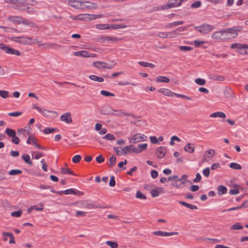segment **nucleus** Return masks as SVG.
<instances>
[{
    "label": "nucleus",
    "instance_id": "1",
    "mask_svg": "<svg viewBox=\"0 0 248 248\" xmlns=\"http://www.w3.org/2000/svg\"><path fill=\"white\" fill-rule=\"evenodd\" d=\"M242 29L243 28L241 26H235L225 29L223 31H218V33L220 32L222 35H225V39L233 38L238 35V32L241 31Z\"/></svg>",
    "mask_w": 248,
    "mask_h": 248
},
{
    "label": "nucleus",
    "instance_id": "2",
    "mask_svg": "<svg viewBox=\"0 0 248 248\" xmlns=\"http://www.w3.org/2000/svg\"><path fill=\"white\" fill-rule=\"evenodd\" d=\"M11 40L14 42H16L24 45H31L32 43L38 42L37 39H33L31 37H13Z\"/></svg>",
    "mask_w": 248,
    "mask_h": 248
},
{
    "label": "nucleus",
    "instance_id": "3",
    "mask_svg": "<svg viewBox=\"0 0 248 248\" xmlns=\"http://www.w3.org/2000/svg\"><path fill=\"white\" fill-rule=\"evenodd\" d=\"M116 64V62L112 61L111 64H108L105 62L96 61L93 63V65L98 69L106 68L108 69H111Z\"/></svg>",
    "mask_w": 248,
    "mask_h": 248
},
{
    "label": "nucleus",
    "instance_id": "4",
    "mask_svg": "<svg viewBox=\"0 0 248 248\" xmlns=\"http://www.w3.org/2000/svg\"><path fill=\"white\" fill-rule=\"evenodd\" d=\"M146 137L140 133L136 134L132 136L130 139L129 142L131 143H136L139 142L146 140Z\"/></svg>",
    "mask_w": 248,
    "mask_h": 248
},
{
    "label": "nucleus",
    "instance_id": "5",
    "mask_svg": "<svg viewBox=\"0 0 248 248\" xmlns=\"http://www.w3.org/2000/svg\"><path fill=\"white\" fill-rule=\"evenodd\" d=\"M25 0H5L6 2L14 5V8L21 10L24 6Z\"/></svg>",
    "mask_w": 248,
    "mask_h": 248
},
{
    "label": "nucleus",
    "instance_id": "6",
    "mask_svg": "<svg viewBox=\"0 0 248 248\" xmlns=\"http://www.w3.org/2000/svg\"><path fill=\"white\" fill-rule=\"evenodd\" d=\"M181 5V2L180 0H169L167 4L163 6L162 9L164 10H166L172 7H178Z\"/></svg>",
    "mask_w": 248,
    "mask_h": 248
},
{
    "label": "nucleus",
    "instance_id": "7",
    "mask_svg": "<svg viewBox=\"0 0 248 248\" xmlns=\"http://www.w3.org/2000/svg\"><path fill=\"white\" fill-rule=\"evenodd\" d=\"M1 50L5 51L7 54L15 55L16 56H20L21 55L20 51L18 50L11 48L4 44H3V46L1 47Z\"/></svg>",
    "mask_w": 248,
    "mask_h": 248
},
{
    "label": "nucleus",
    "instance_id": "8",
    "mask_svg": "<svg viewBox=\"0 0 248 248\" xmlns=\"http://www.w3.org/2000/svg\"><path fill=\"white\" fill-rule=\"evenodd\" d=\"M195 29L202 34H207L212 30L213 27L209 24H204L199 27H196Z\"/></svg>",
    "mask_w": 248,
    "mask_h": 248
},
{
    "label": "nucleus",
    "instance_id": "9",
    "mask_svg": "<svg viewBox=\"0 0 248 248\" xmlns=\"http://www.w3.org/2000/svg\"><path fill=\"white\" fill-rule=\"evenodd\" d=\"M167 147L165 146H160L156 150V155L159 159L162 158L165 156L167 153Z\"/></svg>",
    "mask_w": 248,
    "mask_h": 248
},
{
    "label": "nucleus",
    "instance_id": "10",
    "mask_svg": "<svg viewBox=\"0 0 248 248\" xmlns=\"http://www.w3.org/2000/svg\"><path fill=\"white\" fill-rule=\"evenodd\" d=\"M118 39L115 37H111L108 36H102L97 38V40L100 43H104L105 42H117Z\"/></svg>",
    "mask_w": 248,
    "mask_h": 248
},
{
    "label": "nucleus",
    "instance_id": "11",
    "mask_svg": "<svg viewBox=\"0 0 248 248\" xmlns=\"http://www.w3.org/2000/svg\"><path fill=\"white\" fill-rule=\"evenodd\" d=\"M37 139H35L33 135H30L27 140V143L30 144L32 143L33 145L39 149L46 150V148L44 147L40 146L36 143Z\"/></svg>",
    "mask_w": 248,
    "mask_h": 248
},
{
    "label": "nucleus",
    "instance_id": "12",
    "mask_svg": "<svg viewBox=\"0 0 248 248\" xmlns=\"http://www.w3.org/2000/svg\"><path fill=\"white\" fill-rule=\"evenodd\" d=\"M215 151L214 150H209L206 151L203 155V157L202 159V162L208 161L212 157L215 155Z\"/></svg>",
    "mask_w": 248,
    "mask_h": 248
},
{
    "label": "nucleus",
    "instance_id": "13",
    "mask_svg": "<svg viewBox=\"0 0 248 248\" xmlns=\"http://www.w3.org/2000/svg\"><path fill=\"white\" fill-rule=\"evenodd\" d=\"M61 120L65 122L67 124H71L72 123V119L71 117V114L70 112H66L61 116Z\"/></svg>",
    "mask_w": 248,
    "mask_h": 248
},
{
    "label": "nucleus",
    "instance_id": "14",
    "mask_svg": "<svg viewBox=\"0 0 248 248\" xmlns=\"http://www.w3.org/2000/svg\"><path fill=\"white\" fill-rule=\"evenodd\" d=\"M75 19L82 21H91L92 20V14H80L77 16H76Z\"/></svg>",
    "mask_w": 248,
    "mask_h": 248
},
{
    "label": "nucleus",
    "instance_id": "15",
    "mask_svg": "<svg viewBox=\"0 0 248 248\" xmlns=\"http://www.w3.org/2000/svg\"><path fill=\"white\" fill-rule=\"evenodd\" d=\"M153 233L155 235H159L162 236H172L173 235H177L178 234L177 232H167L163 231H155L153 232Z\"/></svg>",
    "mask_w": 248,
    "mask_h": 248
},
{
    "label": "nucleus",
    "instance_id": "16",
    "mask_svg": "<svg viewBox=\"0 0 248 248\" xmlns=\"http://www.w3.org/2000/svg\"><path fill=\"white\" fill-rule=\"evenodd\" d=\"M96 4L94 3L88 1H82V8L81 9H95L96 8Z\"/></svg>",
    "mask_w": 248,
    "mask_h": 248
},
{
    "label": "nucleus",
    "instance_id": "17",
    "mask_svg": "<svg viewBox=\"0 0 248 248\" xmlns=\"http://www.w3.org/2000/svg\"><path fill=\"white\" fill-rule=\"evenodd\" d=\"M83 206L84 207L88 208L90 209H94V208H101L103 209L105 208V207L101 205L95 204V203H84L83 204Z\"/></svg>",
    "mask_w": 248,
    "mask_h": 248
},
{
    "label": "nucleus",
    "instance_id": "18",
    "mask_svg": "<svg viewBox=\"0 0 248 248\" xmlns=\"http://www.w3.org/2000/svg\"><path fill=\"white\" fill-rule=\"evenodd\" d=\"M147 143H143L139 144L137 147H135V149H134V153L136 154H140L142 151L145 150L147 147Z\"/></svg>",
    "mask_w": 248,
    "mask_h": 248
},
{
    "label": "nucleus",
    "instance_id": "19",
    "mask_svg": "<svg viewBox=\"0 0 248 248\" xmlns=\"http://www.w3.org/2000/svg\"><path fill=\"white\" fill-rule=\"evenodd\" d=\"M82 1H78L76 0H70L69 1V4L70 5L75 8L81 9Z\"/></svg>",
    "mask_w": 248,
    "mask_h": 248
},
{
    "label": "nucleus",
    "instance_id": "20",
    "mask_svg": "<svg viewBox=\"0 0 248 248\" xmlns=\"http://www.w3.org/2000/svg\"><path fill=\"white\" fill-rule=\"evenodd\" d=\"M114 111H116L117 112V113H113V115H114V116H123V115H124V116H132V117H133L134 118H136V117L134 116L133 114H132V113H124L122 109H119V110H114Z\"/></svg>",
    "mask_w": 248,
    "mask_h": 248
},
{
    "label": "nucleus",
    "instance_id": "21",
    "mask_svg": "<svg viewBox=\"0 0 248 248\" xmlns=\"http://www.w3.org/2000/svg\"><path fill=\"white\" fill-rule=\"evenodd\" d=\"M74 55L76 56H80L82 57H90L89 53L88 52V51L86 50L75 52L74 53Z\"/></svg>",
    "mask_w": 248,
    "mask_h": 248
},
{
    "label": "nucleus",
    "instance_id": "22",
    "mask_svg": "<svg viewBox=\"0 0 248 248\" xmlns=\"http://www.w3.org/2000/svg\"><path fill=\"white\" fill-rule=\"evenodd\" d=\"M184 150L189 153H193L195 150V147L194 144L191 143L187 144L184 148Z\"/></svg>",
    "mask_w": 248,
    "mask_h": 248
},
{
    "label": "nucleus",
    "instance_id": "23",
    "mask_svg": "<svg viewBox=\"0 0 248 248\" xmlns=\"http://www.w3.org/2000/svg\"><path fill=\"white\" fill-rule=\"evenodd\" d=\"M64 193L66 195L68 194H74L76 195L77 193H79L80 195H83V193L82 192H80L78 190H75L74 189L71 188V189H68L64 191H63Z\"/></svg>",
    "mask_w": 248,
    "mask_h": 248
},
{
    "label": "nucleus",
    "instance_id": "24",
    "mask_svg": "<svg viewBox=\"0 0 248 248\" xmlns=\"http://www.w3.org/2000/svg\"><path fill=\"white\" fill-rule=\"evenodd\" d=\"M2 235L3 236H8L10 238V240L9 241L10 244H15L16 243V242L15 241L14 235L12 233L3 232H2Z\"/></svg>",
    "mask_w": 248,
    "mask_h": 248
},
{
    "label": "nucleus",
    "instance_id": "25",
    "mask_svg": "<svg viewBox=\"0 0 248 248\" xmlns=\"http://www.w3.org/2000/svg\"><path fill=\"white\" fill-rule=\"evenodd\" d=\"M102 111L103 112V114L104 115H113V113L112 111H114V110L112 109L110 107L107 106L102 109Z\"/></svg>",
    "mask_w": 248,
    "mask_h": 248
},
{
    "label": "nucleus",
    "instance_id": "26",
    "mask_svg": "<svg viewBox=\"0 0 248 248\" xmlns=\"http://www.w3.org/2000/svg\"><path fill=\"white\" fill-rule=\"evenodd\" d=\"M158 92L163 93L165 95L172 96V92L168 89L161 88L159 90Z\"/></svg>",
    "mask_w": 248,
    "mask_h": 248
},
{
    "label": "nucleus",
    "instance_id": "27",
    "mask_svg": "<svg viewBox=\"0 0 248 248\" xmlns=\"http://www.w3.org/2000/svg\"><path fill=\"white\" fill-rule=\"evenodd\" d=\"M22 158L24 160L26 163L29 165L30 166H31L32 165V162L31 160L30 156L28 154H24L22 155Z\"/></svg>",
    "mask_w": 248,
    "mask_h": 248
},
{
    "label": "nucleus",
    "instance_id": "28",
    "mask_svg": "<svg viewBox=\"0 0 248 248\" xmlns=\"http://www.w3.org/2000/svg\"><path fill=\"white\" fill-rule=\"evenodd\" d=\"M9 19L13 22L26 24L24 21H21V20H23V19L21 17L13 16L9 17Z\"/></svg>",
    "mask_w": 248,
    "mask_h": 248
},
{
    "label": "nucleus",
    "instance_id": "29",
    "mask_svg": "<svg viewBox=\"0 0 248 248\" xmlns=\"http://www.w3.org/2000/svg\"><path fill=\"white\" fill-rule=\"evenodd\" d=\"M96 28L99 30L110 29V25L107 24H98L96 25Z\"/></svg>",
    "mask_w": 248,
    "mask_h": 248
},
{
    "label": "nucleus",
    "instance_id": "30",
    "mask_svg": "<svg viewBox=\"0 0 248 248\" xmlns=\"http://www.w3.org/2000/svg\"><path fill=\"white\" fill-rule=\"evenodd\" d=\"M33 108H35L44 116H47V113L50 112L49 111L47 110L46 109H42L40 107H38L37 106L35 105L33 106Z\"/></svg>",
    "mask_w": 248,
    "mask_h": 248
},
{
    "label": "nucleus",
    "instance_id": "31",
    "mask_svg": "<svg viewBox=\"0 0 248 248\" xmlns=\"http://www.w3.org/2000/svg\"><path fill=\"white\" fill-rule=\"evenodd\" d=\"M125 151L124 155L128 154L129 153L134 152V149H135V147H134L133 145H130L128 146H126L124 147Z\"/></svg>",
    "mask_w": 248,
    "mask_h": 248
},
{
    "label": "nucleus",
    "instance_id": "32",
    "mask_svg": "<svg viewBox=\"0 0 248 248\" xmlns=\"http://www.w3.org/2000/svg\"><path fill=\"white\" fill-rule=\"evenodd\" d=\"M61 173L62 174H69L73 175H76L74 172L71 170L69 168H62L61 169Z\"/></svg>",
    "mask_w": 248,
    "mask_h": 248
},
{
    "label": "nucleus",
    "instance_id": "33",
    "mask_svg": "<svg viewBox=\"0 0 248 248\" xmlns=\"http://www.w3.org/2000/svg\"><path fill=\"white\" fill-rule=\"evenodd\" d=\"M227 191V188L226 186L222 185H220L218 186V194L221 195L226 193Z\"/></svg>",
    "mask_w": 248,
    "mask_h": 248
},
{
    "label": "nucleus",
    "instance_id": "34",
    "mask_svg": "<svg viewBox=\"0 0 248 248\" xmlns=\"http://www.w3.org/2000/svg\"><path fill=\"white\" fill-rule=\"evenodd\" d=\"M90 79L91 80L94 81H97L99 82H102L104 81V79L102 77H97L95 75H90L89 76Z\"/></svg>",
    "mask_w": 248,
    "mask_h": 248
},
{
    "label": "nucleus",
    "instance_id": "35",
    "mask_svg": "<svg viewBox=\"0 0 248 248\" xmlns=\"http://www.w3.org/2000/svg\"><path fill=\"white\" fill-rule=\"evenodd\" d=\"M5 133L9 136L10 137L12 138L13 137H14L15 135H16V132L15 130L10 129L9 128H7L5 130Z\"/></svg>",
    "mask_w": 248,
    "mask_h": 248
},
{
    "label": "nucleus",
    "instance_id": "36",
    "mask_svg": "<svg viewBox=\"0 0 248 248\" xmlns=\"http://www.w3.org/2000/svg\"><path fill=\"white\" fill-rule=\"evenodd\" d=\"M156 81L159 82L168 83L170 81L169 78L164 76H158L156 77Z\"/></svg>",
    "mask_w": 248,
    "mask_h": 248
},
{
    "label": "nucleus",
    "instance_id": "37",
    "mask_svg": "<svg viewBox=\"0 0 248 248\" xmlns=\"http://www.w3.org/2000/svg\"><path fill=\"white\" fill-rule=\"evenodd\" d=\"M113 150L115 152L117 155L121 156L124 155L125 151L124 150V148H122L121 149V150H120V147H114Z\"/></svg>",
    "mask_w": 248,
    "mask_h": 248
},
{
    "label": "nucleus",
    "instance_id": "38",
    "mask_svg": "<svg viewBox=\"0 0 248 248\" xmlns=\"http://www.w3.org/2000/svg\"><path fill=\"white\" fill-rule=\"evenodd\" d=\"M116 162V157L114 155H112L109 158V164H108V165L109 167H113L115 165Z\"/></svg>",
    "mask_w": 248,
    "mask_h": 248
},
{
    "label": "nucleus",
    "instance_id": "39",
    "mask_svg": "<svg viewBox=\"0 0 248 248\" xmlns=\"http://www.w3.org/2000/svg\"><path fill=\"white\" fill-rule=\"evenodd\" d=\"M183 23L184 22L182 21H175V22L169 23L168 25H167L166 26V27H167V28H172V27H176L177 26L183 24Z\"/></svg>",
    "mask_w": 248,
    "mask_h": 248
},
{
    "label": "nucleus",
    "instance_id": "40",
    "mask_svg": "<svg viewBox=\"0 0 248 248\" xmlns=\"http://www.w3.org/2000/svg\"><path fill=\"white\" fill-rule=\"evenodd\" d=\"M229 166L231 169L234 170H241L242 169V167L240 164L235 162L231 163Z\"/></svg>",
    "mask_w": 248,
    "mask_h": 248
},
{
    "label": "nucleus",
    "instance_id": "41",
    "mask_svg": "<svg viewBox=\"0 0 248 248\" xmlns=\"http://www.w3.org/2000/svg\"><path fill=\"white\" fill-rule=\"evenodd\" d=\"M150 193L153 197H156L159 196V191L158 190V187H156L155 189H152L150 191Z\"/></svg>",
    "mask_w": 248,
    "mask_h": 248
},
{
    "label": "nucleus",
    "instance_id": "42",
    "mask_svg": "<svg viewBox=\"0 0 248 248\" xmlns=\"http://www.w3.org/2000/svg\"><path fill=\"white\" fill-rule=\"evenodd\" d=\"M57 131H58V129L57 128L47 127L44 129V132L46 134H48L51 133L53 132Z\"/></svg>",
    "mask_w": 248,
    "mask_h": 248
},
{
    "label": "nucleus",
    "instance_id": "43",
    "mask_svg": "<svg viewBox=\"0 0 248 248\" xmlns=\"http://www.w3.org/2000/svg\"><path fill=\"white\" fill-rule=\"evenodd\" d=\"M195 82L196 84L199 85H204L206 84V81L205 79L202 78H198L195 80Z\"/></svg>",
    "mask_w": 248,
    "mask_h": 248
},
{
    "label": "nucleus",
    "instance_id": "44",
    "mask_svg": "<svg viewBox=\"0 0 248 248\" xmlns=\"http://www.w3.org/2000/svg\"><path fill=\"white\" fill-rule=\"evenodd\" d=\"M26 6L27 5H24V6L22 8L23 9H21V10L25 11L28 13H32L34 11L33 8Z\"/></svg>",
    "mask_w": 248,
    "mask_h": 248
},
{
    "label": "nucleus",
    "instance_id": "45",
    "mask_svg": "<svg viewBox=\"0 0 248 248\" xmlns=\"http://www.w3.org/2000/svg\"><path fill=\"white\" fill-rule=\"evenodd\" d=\"M244 44L233 43L231 45V48L232 49L238 48L240 50H243V46Z\"/></svg>",
    "mask_w": 248,
    "mask_h": 248
},
{
    "label": "nucleus",
    "instance_id": "46",
    "mask_svg": "<svg viewBox=\"0 0 248 248\" xmlns=\"http://www.w3.org/2000/svg\"><path fill=\"white\" fill-rule=\"evenodd\" d=\"M106 243L107 245L109 246L111 248H118V244L116 242L107 241Z\"/></svg>",
    "mask_w": 248,
    "mask_h": 248
},
{
    "label": "nucleus",
    "instance_id": "47",
    "mask_svg": "<svg viewBox=\"0 0 248 248\" xmlns=\"http://www.w3.org/2000/svg\"><path fill=\"white\" fill-rule=\"evenodd\" d=\"M22 173V171L20 170H12L9 172V174L10 175H16L20 174Z\"/></svg>",
    "mask_w": 248,
    "mask_h": 248
},
{
    "label": "nucleus",
    "instance_id": "48",
    "mask_svg": "<svg viewBox=\"0 0 248 248\" xmlns=\"http://www.w3.org/2000/svg\"><path fill=\"white\" fill-rule=\"evenodd\" d=\"M136 197L137 199H140L142 200H145L146 197L145 195L142 194L140 191H137L136 195Z\"/></svg>",
    "mask_w": 248,
    "mask_h": 248
},
{
    "label": "nucleus",
    "instance_id": "49",
    "mask_svg": "<svg viewBox=\"0 0 248 248\" xmlns=\"http://www.w3.org/2000/svg\"><path fill=\"white\" fill-rule=\"evenodd\" d=\"M179 34H180V33L179 32H177V31H176V30H175V31L168 32V38L174 37H176V36L179 35Z\"/></svg>",
    "mask_w": 248,
    "mask_h": 248
},
{
    "label": "nucleus",
    "instance_id": "50",
    "mask_svg": "<svg viewBox=\"0 0 248 248\" xmlns=\"http://www.w3.org/2000/svg\"><path fill=\"white\" fill-rule=\"evenodd\" d=\"M0 96L3 98H7L9 97V92L7 91L0 90Z\"/></svg>",
    "mask_w": 248,
    "mask_h": 248
},
{
    "label": "nucleus",
    "instance_id": "51",
    "mask_svg": "<svg viewBox=\"0 0 248 248\" xmlns=\"http://www.w3.org/2000/svg\"><path fill=\"white\" fill-rule=\"evenodd\" d=\"M24 1L25 5H30L31 6H34L37 4V2L34 0H25Z\"/></svg>",
    "mask_w": 248,
    "mask_h": 248
},
{
    "label": "nucleus",
    "instance_id": "52",
    "mask_svg": "<svg viewBox=\"0 0 248 248\" xmlns=\"http://www.w3.org/2000/svg\"><path fill=\"white\" fill-rule=\"evenodd\" d=\"M231 228L232 230H240L243 228V227L241 225L240 223H236L234 225H232Z\"/></svg>",
    "mask_w": 248,
    "mask_h": 248
},
{
    "label": "nucleus",
    "instance_id": "53",
    "mask_svg": "<svg viewBox=\"0 0 248 248\" xmlns=\"http://www.w3.org/2000/svg\"><path fill=\"white\" fill-rule=\"evenodd\" d=\"M100 93L102 95L106 96H114L115 95L114 94L104 90L101 91Z\"/></svg>",
    "mask_w": 248,
    "mask_h": 248
},
{
    "label": "nucleus",
    "instance_id": "54",
    "mask_svg": "<svg viewBox=\"0 0 248 248\" xmlns=\"http://www.w3.org/2000/svg\"><path fill=\"white\" fill-rule=\"evenodd\" d=\"M202 240H203L204 242L208 243H216L217 242V239H211L209 238H202Z\"/></svg>",
    "mask_w": 248,
    "mask_h": 248
},
{
    "label": "nucleus",
    "instance_id": "55",
    "mask_svg": "<svg viewBox=\"0 0 248 248\" xmlns=\"http://www.w3.org/2000/svg\"><path fill=\"white\" fill-rule=\"evenodd\" d=\"M103 138L104 139H107L109 140H115V137L113 134H108L104 136Z\"/></svg>",
    "mask_w": 248,
    "mask_h": 248
},
{
    "label": "nucleus",
    "instance_id": "56",
    "mask_svg": "<svg viewBox=\"0 0 248 248\" xmlns=\"http://www.w3.org/2000/svg\"><path fill=\"white\" fill-rule=\"evenodd\" d=\"M81 159V156L80 155H76L72 158V161L74 163H78Z\"/></svg>",
    "mask_w": 248,
    "mask_h": 248
},
{
    "label": "nucleus",
    "instance_id": "57",
    "mask_svg": "<svg viewBox=\"0 0 248 248\" xmlns=\"http://www.w3.org/2000/svg\"><path fill=\"white\" fill-rule=\"evenodd\" d=\"M202 5L201 2L200 1H196L191 4V7L192 8H197L200 7Z\"/></svg>",
    "mask_w": 248,
    "mask_h": 248
},
{
    "label": "nucleus",
    "instance_id": "58",
    "mask_svg": "<svg viewBox=\"0 0 248 248\" xmlns=\"http://www.w3.org/2000/svg\"><path fill=\"white\" fill-rule=\"evenodd\" d=\"M179 49L182 51H188L192 49V47L189 46H180Z\"/></svg>",
    "mask_w": 248,
    "mask_h": 248
},
{
    "label": "nucleus",
    "instance_id": "59",
    "mask_svg": "<svg viewBox=\"0 0 248 248\" xmlns=\"http://www.w3.org/2000/svg\"><path fill=\"white\" fill-rule=\"evenodd\" d=\"M22 213V212L21 210H18L17 211L12 212L11 213V216L15 217H19L21 216Z\"/></svg>",
    "mask_w": 248,
    "mask_h": 248
},
{
    "label": "nucleus",
    "instance_id": "60",
    "mask_svg": "<svg viewBox=\"0 0 248 248\" xmlns=\"http://www.w3.org/2000/svg\"><path fill=\"white\" fill-rule=\"evenodd\" d=\"M22 113V112H13L8 113V115L12 117H18L20 116Z\"/></svg>",
    "mask_w": 248,
    "mask_h": 248
},
{
    "label": "nucleus",
    "instance_id": "61",
    "mask_svg": "<svg viewBox=\"0 0 248 248\" xmlns=\"http://www.w3.org/2000/svg\"><path fill=\"white\" fill-rule=\"evenodd\" d=\"M157 36L163 38H168V32H159L157 34Z\"/></svg>",
    "mask_w": 248,
    "mask_h": 248
},
{
    "label": "nucleus",
    "instance_id": "62",
    "mask_svg": "<svg viewBox=\"0 0 248 248\" xmlns=\"http://www.w3.org/2000/svg\"><path fill=\"white\" fill-rule=\"evenodd\" d=\"M32 154H34L35 156H34V158L35 159H39L41 157H42V156H43V153H40L39 152H33Z\"/></svg>",
    "mask_w": 248,
    "mask_h": 248
},
{
    "label": "nucleus",
    "instance_id": "63",
    "mask_svg": "<svg viewBox=\"0 0 248 248\" xmlns=\"http://www.w3.org/2000/svg\"><path fill=\"white\" fill-rule=\"evenodd\" d=\"M95 160L98 163H101L104 161L105 158L100 155L96 157Z\"/></svg>",
    "mask_w": 248,
    "mask_h": 248
},
{
    "label": "nucleus",
    "instance_id": "64",
    "mask_svg": "<svg viewBox=\"0 0 248 248\" xmlns=\"http://www.w3.org/2000/svg\"><path fill=\"white\" fill-rule=\"evenodd\" d=\"M12 141L15 144H18L20 142V140L15 135L14 137L12 138Z\"/></svg>",
    "mask_w": 248,
    "mask_h": 248
}]
</instances>
